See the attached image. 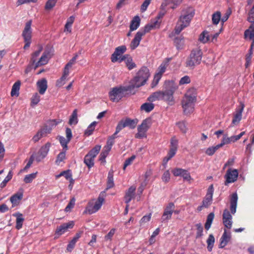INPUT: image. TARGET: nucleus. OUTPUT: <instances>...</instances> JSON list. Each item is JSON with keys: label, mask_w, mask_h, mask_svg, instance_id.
<instances>
[{"label": "nucleus", "mask_w": 254, "mask_h": 254, "mask_svg": "<svg viewBox=\"0 0 254 254\" xmlns=\"http://www.w3.org/2000/svg\"><path fill=\"white\" fill-rule=\"evenodd\" d=\"M177 89V86L172 81H165L162 90H159L152 93L147 98L150 102L156 101H162L170 106L175 104L174 94Z\"/></svg>", "instance_id": "obj_1"}, {"label": "nucleus", "mask_w": 254, "mask_h": 254, "mask_svg": "<svg viewBox=\"0 0 254 254\" xmlns=\"http://www.w3.org/2000/svg\"><path fill=\"white\" fill-rule=\"evenodd\" d=\"M196 101V89L192 88L189 89L185 94L182 104L184 113L186 115H190L194 111V103Z\"/></svg>", "instance_id": "obj_2"}, {"label": "nucleus", "mask_w": 254, "mask_h": 254, "mask_svg": "<svg viewBox=\"0 0 254 254\" xmlns=\"http://www.w3.org/2000/svg\"><path fill=\"white\" fill-rule=\"evenodd\" d=\"M194 14V10L191 7H187L182 10V14L180 16L174 29L176 34H180L184 28L190 25Z\"/></svg>", "instance_id": "obj_3"}, {"label": "nucleus", "mask_w": 254, "mask_h": 254, "mask_svg": "<svg viewBox=\"0 0 254 254\" xmlns=\"http://www.w3.org/2000/svg\"><path fill=\"white\" fill-rule=\"evenodd\" d=\"M202 57V52L200 49H193L186 60V66L190 69H193L201 63Z\"/></svg>", "instance_id": "obj_4"}, {"label": "nucleus", "mask_w": 254, "mask_h": 254, "mask_svg": "<svg viewBox=\"0 0 254 254\" xmlns=\"http://www.w3.org/2000/svg\"><path fill=\"white\" fill-rule=\"evenodd\" d=\"M61 122H57L55 120L48 121L33 137V141L36 142L38 141L41 138L46 136L47 134L51 132L52 129Z\"/></svg>", "instance_id": "obj_5"}, {"label": "nucleus", "mask_w": 254, "mask_h": 254, "mask_svg": "<svg viewBox=\"0 0 254 254\" xmlns=\"http://www.w3.org/2000/svg\"><path fill=\"white\" fill-rule=\"evenodd\" d=\"M127 91H131L128 85L114 87L109 92L110 100L112 102H118L124 96L125 92Z\"/></svg>", "instance_id": "obj_6"}, {"label": "nucleus", "mask_w": 254, "mask_h": 254, "mask_svg": "<svg viewBox=\"0 0 254 254\" xmlns=\"http://www.w3.org/2000/svg\"><path fill=\"white\" fill-rule=\"evenodd\" d=\"M100 149L101 146L96 145L85 156L84 163L89 169L94 166V158L99 153Z\"/></svg>", "instance_id": "obj_7"}, {"label": "nucleus", "mask_w": 254, "mask_h": 254, "mask_svg": "<svg viewBox=\"0 0 254 254\" xmlns=\"http://www.w3.org/2000/svg\"><path fill=\"white\" fill-rule=\"evenodd\" d=\"M127 51L126 46L122 45L119 46L115 49L113 54H112L111 60L113 63L118 62L121 63L123 62L127 57V54L123 56V54Z\"/></svg>", "instance_id": "obj_8"}, {"label": "nucleus", "mask_w": 254, "mask_h": 254, "mask_svg": "<svg viewBox=\"0 0 254 254\" xmlns=\"http://www.w3.org/2000/svg\"><path fill=\"white\" fill-rule=\"evenodd\" d=\"M104 201L105 199L103 195L100 193L94 204L92 202H89L88 203L85 211L90 214L96 212L101 208Z\"/></svg>", "instance_id": "obj_9"}, {"label": "nucleus", "mask_w": 254, "mask_h": 254, "mask_svg": "<svg viewBox=\"0 0 254 254\" xmlns=\"http://www.w3.org/2000/svg\"><path fill=\"white\" fill-rule=\"evenodd\" d=\"M213 191V187L211 185L207 189V193L203 199L201 205L197 208V210L198 212L201 211L204 208L209 207L211 205L212 202Z\"/></svg>", "instance_id": "obj_10"}, {"label": "nucleus", "mask_w": 254, "mask_h": 254, "mask_svg": "<svg viewBox=\"0 0 254 254\" xmlns=\"http://www.w3.org/2000/svg\"><path fill=\"white\" fill-rule=\"evenodd\" d=\"M245 108V104L243 102H241L240 105L236 108L235 113L234 114L233 119L232 121L231 127L238 125L242 118V113Z\"/></svg>", "instance_id": "obj_11"}, {"label": "nucleus", "mask_w": 254, "mask_h": 254, "mask_svg": "<svg viewBox=\"0 0 254 254\" xmlns=\"http://www.w3.org/2000/svg\"><path fill=\"white\" fill-rule=\"evenodd\" d=\"M138 120L137 119H131L128 118H126L125 119L121 120L119 123L118 128L123 129L125 127H129L131 129H133L136 127V126L137 124Z\"/></svg>", "instance_id": "obj_12"}, {"label": "nucleus", "mask_w": 254, "mask_h": 254, "mask_svg": "<svg viewBox=\"0 0 254 254\" xmlns=\"http://www.w3.org/2000/svg\"><path fill=\"white\" fill-rule=\"evenodd\" d=\"M238 171L237 169H229L225 176L226 181L225 185H227L228 184L232 183L237 181L238 177Z\"/></svg>", "instance_id": "obj_13"}, {"label": "nucleus", "mask_w": 254, "mask_h": 254, "mask_svg": "<svg viewBox=\"0 0 254 254\" xmlns=\"http://www.w3.org/2000/svg\"><path fill=\"white\" fill-rule=\"evenodd\" d=\"M50 147L51 143L50 142H47L42 146L35 156L36 161L39 162L45 158L48 154Z\"/></svg>", "instance_id": "obj_14"}, {"label": "nucleus", "mask_w": 254, "mask_h": 254, "mask_svg": "<svg viewBox=\"0 0 254 254\" xmlns=\"http://www.w3.org/2000/svg\"><path fill=\"white\" fill-rule=\"evenodd\" d=\"M148 79H143L140 77H137V75L130 80L128 86L132 91L134 88H137L144 85Z\"/></svg>", "instance_id": "obj_15"}, {"label": "nucleus", "mask_w": 254, "mask_h": 254, "mask_svg": "<svg viewBox=\"0 0 254 254\" xmlns=\"http://www.w3.org/2000/svg\"><path fill=\"white\" fill-rule=\"evenodd\" d=\"M32 20H30L27 21L22 32V37L24 41L31 40L32 29H31Z\"/></svg>", "instance_id": "obj_16"}, {"label": "nucleus", "mask_w": 254, "mask_h": 254, "mask_svg": "<svg viewBox=\"0 0 254 254\" xmlns=\"http://www.w3.org/2000/svg\"><path fill=\"white\" fill-rule=\"evenodd\" d=\"M74 223L73 221H70L66 223H64L58 227L56 231V234L58 235H62L66 232L68 229H71L74 226Z\"/></svg>", "instance_id": "obj_17"}, {"label": "nucleus", "mask_w": 254, "mask_h": 254, "mask_svg": "<svg viewBox=\"0 0 254 254\" xmlns=\"http://www.w3.org/2000/svg\"><path fill=\"white\" fill-rule=\"evenodd\" d=\"M232 216L229 210L225 209L223 214V223L225 227L228 229H231L232 225Z\"/></svg>", "instance_id": "obj_18"}, {"label": "nucleus", "mask_w": 254, "mask_h": 254, "mask_svg": "<svg viewBox=\"0 0 254 254\" xmlns=\"http://www.w3.org/2000/svg\"><path fill=\"white\" fill-rule=\"evenodd\" d=\"M160 26V23L158 22L157 20H156L152 23L148 24L146 25L143 29H140L138 32L142 35V36H144L146 33L149 32L152 29L159 27Z\"/></svg>", "instance_id": "obj_19"}, {"label": "nucleus", "mask_w": 254, "mask_h": 254, "mask_svg": "<svg viewBox=\"0 0 254 254\" xmlns=\"http://www.w3.org/2000/svg\"><path fill=\"white\" fill-rule=\"evenodd\" d=\"M136 188L134 186H131L126 192L124 197L125 202L127 204L131 200L135 197V191Z\"/></svg>", "instance_id": "obj_20"}, {"label": "nucleus", "mask_w": 254, "mask_h": 254, "mask_svg": "<svg viewBox=\"0 0 254 254\" xmlns=\"http://www.w3.org/2000/svg\"><path fill=\"white\" fill-rule=\"evenodd\" d=\"M36 84L39 93L43 95L48 88L47 80L45 78H42L38 80Z\"/></svg>", "instance_id": "obj_21"}, {"label": "nucleus", "mask_w": 254, "mask_h": 254, "mask_svg": "<svg viewBox=\"0 0 254 254\" xmlns=\"http://www.w3.org/2000/svg\"><path fill=\"white\" fill-rule=\"evenodd\" d=\"M50 53L49 52H44L39 60L36 63L35 68H36L39 66L45 65L47 64L50 59Z\"/></svg>", "instance_id": "obj_22"}, {"label": "nucleus", "mask_w": 254, "mask_h": 254, "mask_svg": "<svg viewBox=\"0 0 254 254\" xmlns=\"http://www.w3.org/2000/svg\"><path fill=\"white\" fill-rule=\"evenodd\" d=\"M231 239V234L230 232H227L226 230L220 238L219 248H223L225 247Z\"/></svg>", "instance_id": "obj_23"}, {"label": "nucleus", "mask_w": 254, "mask_h": 254, "mask_svg": "<svg viewBox=\"0 0 254 254\" xmlns=\"http://www.w3.org/2000/svg\"><path fill=\"white\" fill-rule=\"evenodd\" d=\"M238 199V195L236 192L233 193L231 195L230 198V210L233 214L236 212Z\"/></svg>", "instance_id": "obj_24"}, {"label": "nucleus", "mask_w": 254, "mask_h": 254, "mask_svg": "<svg viewBox=\"0 0 254 254\" xmlns=\"http://www.w3.org/2000/svg\"><path fill=\"white\" fill-rule=\"evenodd\" d=\"M142 35L138 31L136 33L134 38L130 44V48L131 50H134L138 46L142 39Z\"/></svg>", "instance_id": "obj_25"}, {"label": "nucleus", "mask_w": 254, "mask_h": 254, "mask_svg": "<svg viewBox=\"0 0 254 254\" xmlns=\"http://www.w3.org/2000/svg\"><path fill=\"white\" fill-rule=\"evenodd\" d=\"M13 216L16 218L15 228L17 230H20L22 227L24 218L23 217L22 214L19 212H16L12 214Z\"/></svg>", "instance_id": "obj_26"}, {"label": "nucleus", "mask_w": 254, "mask_h": 254, "mask_svg": "<svg viewBox=\"0 0 254 254\" xmlns=\"http://www.w3.org/2000/svg\"><path fill=\"white\" fill-rule=\"evenodd\" d=\"M140 23V18L139 16L136 15L130 21L129 25V30L133 31L136 30L139 26Z\"/></svg>", "instance_id": "obj_27"}, {"label": "nucleus", "mask_w": 254, "mask_h": 254, "mask_svg": "<svg viewBox=\"0 0 254 254\" xmlns=\"http://www.w3.org/2000/svg\"><path fill=\"white\" fill-rule=\"evenodd\" d=\"M138 77L143 79H148L150 74L149 69L146 66H142L136 73Z\"/></svg>", "instance_id": "obj_28"}, {"label": "nucleus", "mask_w": 254, "mask_h": 254, "mask_svg": "<svg viewBox=\"0 0 254 254\" xmlns=\"http://www.w3.org/2000/svg\"><path fill=\"white\" fill-rule=\"evenodd\" d=\"M22 197L23 192H18L12 195L10 198V200L13 206H16L19 203L20 201L22 199Z\"/></svg>", "instance_id": "obj_29"}, {"label": "nucleus", "mask_w": 254, "mask_h": 254, "mask_svg": "<svg viewBox=\"0 0 254 254\" xmlns=\"http://www.w3.org/2000/svg\"><path fill=\"white\" fill-rule=\"evenodd\" d=\"M151 119L150 118H148L143 120L142 123L138 127H139V128L146 132L148 129L151 127Z\"/></svg>", "instance_id": "obj_30"}, {"label": "nucleus", "mask_w": 254, "mask_h": 254, "mask_svg": "<svg viewBox=\"0 0 254 254\" xmlns=\"http://www.w3.org/2000/svg\"><path fill=\"white\" fill-rule=\"evenodd\" d=\"M21 85V82L20 80H18L16 81L14 84L12 85L11 91V96H18L19 94V89L20 86Z\"/></svg>", "instance_id": "obj_31"}, {"label": "nucleus", "mask_w": 254, "mask_h": 254, "mask_svg": "<svg viewBox=\"0 0 254 254\" xmlns=\"http://www.w3.org/2000/svg\"><path fill=\"white\" fill-rule=\"evenodd\" d=\"M244 37L245 39L249 38L254 41V25H251L249 29L245 31Z\"/></svg>", "instance_id": "obj_32"}, {"label": "nucleus", "mask_w": 254, "mask_h": 254, "mask_svg": "<svg viewBox=\"0 0 254 254\" xmlns=\"http://www.w3.org/2000/svg\"><path fill=\"white\" fill-rule=\"evenodd\" d=\"M174 43L177 49H182L184 45V38L181 36L176 37L174 40Z\"/></svg>", "instance_id": "obj_33"}, {"label": "nucleus", "mask_w": 254, "mask_h": 254, "mask_svg": "<svg viewBox=\"0 0 254 254\" xmlns=\"http://www.w3.org/2000/svg\"><path fill=\"white\" fill-rule=\"evenodd\" d=\"M114 174L113 171H110L108 173V180L107 183V189H110L114 187Z\"/></svg>", "instance_id": "obj_34"}, {"label": "nucleus", "mask_w": 254, "mask_h": 254, "mask_svg": "<svg viewBox=\"0 0 254 254\" xmlns=\"http://www.w3.org/2000/svg\"><path fill=\"white\" fill-rule=\"evenodd\" d=\"M154 108V104L152 103H145L140 107L141 111H144L146 113H149Z\"/></svg>", "instance_id": "obj_35"}, {"label": "nucleus", "mask_w": 254, "mask_h": 254, "mask_svg": "<svg viewBox=\"0 0 254 254\" xmlns=\"http://www.w3.org/2000/svg\"><path fill=\"white\" fill-rule=\"evenodd\" d=\"M125 62L126 66L129 70H131L136 67V64L133 62L132 58L127 55V57L124 61Z\"/></svg>", "instance_id": "obj_36"}, {"label": "nucleus", "mask_w": 254, "mask_h": 254, "mask_svg": "<svg viewBox=\"0 0 254 254\" xmlns=\"http://www.w3.org/2000/svg\"><path fill=\"white\" fill-rule=\"evenodd\" d=\"M214 218V214L213 212L209 213L207 217L206 223L205 224V229L206 230H208L211 227V225L212 223L213 220Z\"/></svg>", "instance_id": "obj_37"}, {"label": "nucleus", "mask_w": 254, "mask_h": 254, "mask_svg": "<svg viewBox=\"0 0 254 254\" xmlns=\"http://www.w3.org/2000/svg\"><path fill=\"white\" fill-rule=\"evenodd\" d=\"M38 50L37 51H35V52H34L32 54V56H31V62L33 64H36V63L37 62H36L37 58L39 56L40 53L41 52V51L43 50V47L41 45H39L38 46Z\"/></svg>", "instance_id": "obj_38"}, {"label": "nucleus", "mask_w": 254, "mask_h": 254, "mask_svg": "<svg viewBox=\"0 0 254 254\" xmlns=\"http://www.w3.org/2000/svg\"><path fill=\"white\" fill-rule=\"evenodd\" d=\"M13 175V173L12 171L10 170L6 177L4 178L3 181L0 183V187L1 188H3L6 186L7 183L12 179Z\"/></svg>", "instance_id": "obj_39"}, {"label": "nucleus", "mask_w": 254, "mask_h": 254, "mask_svg": "<svg viewBox=\"0 0 254 254\" xmlns=\"http://www.w3.org/2000/svg\"><path fill=\"white\" fill-rule=\"evenodd\" d=\"M215 242V238L212 234L209 235L208 238L206 241L207 244V249L209 252H211L212 250V248L214 246Z\"/></svg>", "instance_id": "obj_40"}, {"label": "nucleus", "mask_w": 254, "mask_h": 254, "mask_svg": "<svg viewBox=\"0 0 254 254\" xmlns=\"http://www.w3.org/2000/svg\"><path fill=\"white\" fill-rule=\"evenodd\" d=\"M97 124V122L94 121L92 122L87 127V128L85 130L84 132V134L87 136H89L91 135L95 129V126Z\"/></svg>", "instance_id": "obj_41"}, {"label": "nucleus", "mask_w": 254, "mask_h": 254, "mask_svg": "<svg viewBox=\"0 0 254 254\" xmlns=\"http://www.w3.org/2000/svg\"><path fill=\"white\" fill-rule=\"evenodd\" d=\"M61 176H64L67 180L70 182L72 181V174L69 170L62 172L59 175L56 176V178H59Z\"/></svg>", "instance_id": "obj_42"}, {"label": "nucleus", "mask_w": 254, "mask_h": 254, "mask_svg": "<svg viewBox=\"0 0 254 254\" xmlns=\"http://www.w3.org/2000/svg\"><path fill=\"white\" fill-rule=\"evenodd\" d=\"M209 35L208 32L204 31L200 34L199 37V40L201 42L206 43L209 41Z\"/></svg>", "instance_id": "obj_43"}, {"label": "nucleus", "mask_w": 254, "mask_h": 254, "mask_svg": "<svg viewBox=\"0 0 254 254\" xmlns=\"http://www.w3.org/2000/svg\"><path fill=\"white\" fill-rule=\"evenodd\" d=\"M78 122L77 110L75 109L72 113L69 120V124L71 125L72 124L76 125Z\"/></svg>", "instance_id": "obj_44"}, {"label": "nucleus", "mask_w": 254, "mask_h": 254, "mask_svg": "<svg viewBox=\"0 0 254 254\" xmlns=\"http://www.w3.org/2000/svg\"><path fill=\"white\" fill-rule=\"evenodd\" d=\"M221 12L220 11H216L212 14V20L213 24L217 25L221 20Z\"/></svg>", "instance_id": "obj_45"}, {"label": "nucleus", "mask_w": 254, "mask_h": 254, "mask_svg": "<svg viewBox=\"0 0 254 254\" xmlns=\"http://www.w3.org/2000/svg\"><path fill=\"white\" fill-rule=\"evenodd\" d=\"M58 0H48L45 5L46 10H51L56 5Z\"/></svg>", "instance_id": "obj_46"}, {"label": "nucleus", "mask_w": 254, "mask_h": 254, "mask_svg": "<svg viewBox=\"0 0 254 254\" xmlns=\"http://www.w3.org/2000/svg\"><path fill=\"white\" fill-rule=\"evenodd\" d=\"M196 228V238H199L203 236V227L201 223H199L195 224Z\"/></svg>", "instance_id": "obj_47"}, {"label": "nucleus", "mask_w": 254, "mask_h": 254, "mask_svg": "<svg viewBox=\"0 0 254 254\" xmlns=\"http://www.w3.org/2000/svg\"><path fill=\"white\" fill-rule=\"evenodd\" d=\"M66 150L60 152L57 156L56 160V164L59 165L61 162H63L65 159V152Z\"/></svg>", "instance_id": "obj_48"}, {"label": "nucleus", "mask_w": 254, "mask_h": 254, "mask_svg": "<svg viewBox=\"0 0 254 254\" xmlns=\"http://www.w3.org/2000/svg\"><path fill=\"white\" fill-rule=\"evenodd\" d=\"M37 173H32L25 176L24 178V182L26 184L31 183L36 178Z\"/></svg>", "instance_id": "obj_49"}, {"label": "nucleus", "mask_w": 254, "mask_h": 254, "mask_svg": "<svg viewBox=\"0 0 254 254\" xmlns=\"http://www.w3.org/2000/svg\"><path fill=\"white\" fill-rule=\"evenodd\" d=\"M59 141L61 144V145L63 147L64 150H67V144L69 143V142L70 141L68 139H65L63 136H60L59 137Z\"/></svg>", "instance_id": "obj_50"}, {"label": "nucleus", "mask_w": 254, "mask_h": 254, "mask_svg": "<svg viewBox=\"0 0 254 254\" xmlns=\"http://www.w3.org/2000/svg\"><path fill=\"white\" fill-rule=\"evenodd\" d=\"M110 151V150H108V149L104 148L103 151L100 154L99 160L101 161L102 162H106V158L108 156Z\"/></svg>", "instance_id": "obj_51"}, {"label": "nucleus", "mask_w": 254, "mask_h": 254, "mask_svg": "<svg viewBox=\"0 0 254 254\" xmlns=\"http://www.w3.org/2000/svg\"><path fill=\"white\" fill-rule=\"evenodd\" d=\"M219 148L220 147L218 144L215 146L210 147L206 150L205 153L209 156H212Z\"/></svg>", "instance_id": "obj_52"}, {"label": "nucleus", "mask_w": 254, "mask_h": 254, "mask_svg": "<svg viewBox=\"0 0 254 254\" xmlns=\"http://www.w3.org/2000/svg\"><path fill=\"white\" fill-rule=\"evenodd\" d=\"M146 137V132L137 127V132L135 135L136 138H143Z\"/></svg>", "instance_id": "obj_53"}, {"label": "nucleus", "mask_w": 254, "mask_h": 254, "mask_svg": "<svg viewBox=\"0 0 254 254\" xmlns=\"http://www.w3.org/2000/svg\"><path fill=\"white\" fill-rule=\"evenodd\" d=\"M135 157H136L135 155H132L130 157L127 159L124 162L123 169L125 170L126 167L131 165L135 159Z\"/></svg>", "instance_id": "obj_54"}, {"label": "nucleus", "mask_w": 254, "mask_h": 254, "mask_svg": "<svg viewBox=\"0 0 254 254\" xmlns=\"http://www.w3.org/2000/svg\"><path fill=\"white\" fill-rule=\"evenodd\" d=\"M75 203V199L72 197L70 200L66 207L65 208V211H70L72 208H73Z\"/></svg>", "instance_id": "obj_55"}, {"label": "nucleus", "mask_w": 254, "mask_h": 254, "mask_svg": "<svg viewBox=\"0 0 254 254\" xmlns=\"http://www.w3.org/2000/svg\"><path fill=\"white\" fill-rule=\"evenodd\" d=\"M161 77L162 76H160V74H155L153 80L151 84V88L155 87L158 84Z\"/></svg>", "instance_id": "obj_56"}, {"label": "nucleus", "mask_w": 254, "mask_h": 254, "mask_svg": "<svg viewBox=\"0 0 254 254\" xmlns=\"http://www.w3.org/2000/svg\"><path fill=\"white\" fill-rule=\"evenodd\" d=\"M178 140L175 137H172L170 141V148L178 149Z\"/></svg>", "instance_id": "obj_57"}, {"label": "nucleus", "mask_w": 254, "mask_h": 254, "mask_svg": "<svg viewBox=\"0 0 254 254\" xmlns=\"http://www.w3.org/2000/svg\"><path fill=\"white\" fill-rule=\"evenodd\" d=\"M173 212L164 211L163 214L162 216L161 219L162 221L169 220L171 218Z\"/></svg>", "instance_id": "obj_58"}, {"label": "nucleus", "mask_w": 254, "mask_h": 254, "mask_svg": "<svg viewBox=\"0 0 254 254\" xmlns=\"http://www.w3.org/2000/svg\"><path fill=\"white\" fill-rule=\"evenodd\" d=\"M166 69V64L162 63L159 66L157 72L156 73L157 74H160V76H162V74L165 72Z\"/></svg>", "instance_id": "obj_59"}, {"label": "nucleus", "mask_w": 254, "mask_h": 254, "mask_svg": "<svg viewBox=\"0 0 254 254\" xmlns=\"http://www.w3.org/2000/svg\"><path fill=\"white\" fill-rule=\"evenodd\" d=\"M116 229L112 228L110 232L105 236L104 239L106 241H111L112 237L115 234Z\"/></svg>", "instance_id": "obj_60"}, {"label": "nucleus", "mask_w": 254, "mask_h": 254, "mask_svg": "<svg viewBox=\"0 0 254 254\" xmlns=\"http://www.w3.org/2000/svg\"><path fill=\"white\" fill-rule=\"evenodd\" d=\"M178 127L183 133H186L187 131V128L186 123L184 121L180 122L177 123Z\"/></svg>", "instance_id": "obj_61"}, {"label": "nucleus", "mask_w": 254, "mask_h": 254, "mask_svg": "<svg viewBox=\"0 0 254 254\" xmlns=\"http://www.w3.org/2000/svg\"><path fill=\"white\" fill-rule=\"evenodd\" d=\"M40 96L37 93H35L31 98V104L37 105L40 101Z\"/></svg>", "instance_id": "obj_62"}, {"label": "nucleus", "mask_w": 254, "mask_h": 254, "mask_svg": "<svg viewBox=\"0 0 254 254\" xmlns=\"http://www.w3.org/2000/svg\"><path fill=\"white\" fill-rule=\"evenodd\" d=\"M114 142V140L109 137L107 141L106 145L104 148L108 149V150H111Z\"/></svg>", "instance_id": "obj_63"}, {"label": "nucleus", "mask_w": 254, "mask_h": 254, "mask_svg": "<svg viewBox=\"0 0 254 254\" xmlns=\"http://www.w3.org/2000/svg\"><path fill=\"white\" fill-rule=\"evenodd\" d=\"M170 179V174L168 170L166 171L162 177V181L165 183H168Z\"/></svg>", "instance_id": "obj_64"}]
</instances>
